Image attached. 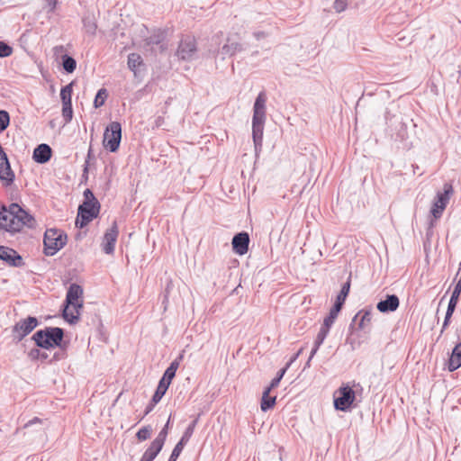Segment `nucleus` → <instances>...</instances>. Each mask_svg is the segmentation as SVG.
Listing matches in <instances>:
<instances>
[{"mask_svg": "<svg viewBox=\"0 0 461 461\" xmlns=\"http://www.w3.org/2000/svg\"><path fill=\"white\" fill-rule=\"evenodd\" d=\"M457 298L450 296L446 313L453 314L458 303Z\"/></svg>", "mask_w": 461, "mask_h": 461, "instance_id": "nucleus-45", "label": "nucleus"}, {"mask_svg": "<svg viewBox=\"0 0 461 461\" xmlns=\"http://www.w3.org/2000/svg\"><path fill=\"white\" fill-rule=\"evenodd\" d=\"M36 423H39V424H40V423H41V420L39 418H37V417H35V418H33L32 420H29L28 422H26V423L24 424V428H25V429H26V428H29V427H31V426H32V425H34V424H36Z\"/></svg>", "mask_w": 461, "mask_h": 461, "instance_id": "nucleus-50", "label": "nucleus"}, {"mask_svg": "<svg viewBox=\"0 0 461 461\" xmlns=\"http://www.w3.org/2000/svg\"><path fill=\"white\" fill-rule=\"evenodd\" d=\"M349 0H335L333 8L337 13H341L346 10Z\"/></svg>", "mask_w": 461, "mask_h": 461, "instance_id": "nucleus-44", "label": "nucleus"}, {"mask_svg": "<svg viewBox=\"0 0 461 461\" xmlns=\"http://www.w3.org/2000/svg\"><path fill=\"white\" fill-rule=\"evenodd\" d=\"M158 402H153V397L151 398V401L146 406L145 408V411H144V416L148 415L149 412H151L155 407L156 404H158Z\"/></svg>", "mask_w": 461, "mask_h": 461, "instance_id": "nucleus-48", "label": "nucleus"}, {"mask_svg": "<svg viewBox=\"0 0 461 461\" xmlns=\"http://www.w3.org/2000/svg\"><path fill=\"white\" fill-rule=\"evenodd\" d=\"M165 33L158 31L146 39V44L149 46H159L161 52L167 49V45L164 43Z\"/></svg>", "mask_w": 461, "mask_h": 461, "instance_id": "nucleus-26", "label": "nucleus"}, {"mask_svg": "<svg viewBox=\"0 0 461 461\" xmlns=\"http://www.w3.org/2000/svg\"><path fill=\"white\" fill-rule=\"evenodd\" d=\"M45 2L47 4V5L50 7L51 11L55 9L57 3H58L57 0H45Z\"/></svg>", "mask_w": 461, "mask_h": 461, "instance_id": "nucleus-51", "label": "nucleus"}, {"mask_svg": "<svg viewBox=\"0 0 461 461\" xmlns=\"http://www.w3.org/2000/svg\"><path fill=\"white\" fill-rule=\"evenodd\" d=\"M161 120H162V118H161V117H158V118L157 119V121H156V124H157V126H159V125H160V123H161Z\"/></svg>", "mask_w": 461, "mask_h": 461, "instance_id": "nucleus-55", "label": "nucleus"}, {"mask_svg": "<svg viewBox=\"0 0 461 461\" xmlns=\"http://www.w3.org/2000/svg\"><path fill=\"white\" fill-rule=\"evenodd\" d=\"M270 388H266L263 392L260 408L263 411H267L274 407L276 404V396H270Z\"/></svg>", "mask_w": 461, "mask_h": 461, "instance_id": "nucleus-28", "label": "nucleus"}, {"mask_svg": "<svg viewBox=\"0 0 461 461\" xmlns=\"http://www.w3.org/2000/svg\"><path fill=\"white\" fill-rule=\"evenodd\" d=\"M266 102L267 96L265 93L260 92L253 106L252 138L256 154L262 149L264 124L266 122Z\"/></svg>", "mask_w": 461, "mask_h": 461, "instance_id": "nucleus-2", "label": "nucleus"}, {"mask_svg": "<svg viewBox=\"0 0 461 461\" xmlns=\"http://www.w3.org/2000/svg\"><path fill=\"white\" fill-rule=\"evenodd\" d=\"M84 29L86 30V32L91 35H94L95 33L97 25L95 22V19L91 16H85L82 20Z\"/></svg>", "mask_w": 461, "mask_h": 461, "instance_id": "nucleus-32", "label": "nucleus"}, {"mask_svg": "<svg viewBox=\"0 0 461 461\" xmlns=\"http://www.w3.org/2000/svg\"><path fill=\"white\" fill-rule=\"evenodd\" d=\"M243 50V46L237 42L232 41L230 38L227 39L226 43L218 50V55L224 59L226 57H232L238 52Z\"/></svg>", "mask_w": 461, "mask_h": 461, "instance_id": "nucleus-21", "label": "nucleus"}, {"mask_svg": "<svg viewBox=\"0 0 461 461\" xmlns=\"http://www.w3.org/2000/svg\"><path fill=\"white\" fill-rule=\"evenodd\" d=\"M53 51L56 56H59L60 53L64 51V47L62 45L56 46L53 48Z\"/></svg>", "mask_w": 461, "mask_h": 461, "instance_id": "nucleus-53", "label": "nucleus"}, {"mask_svg": "<svg viewBox=\"0 0 461 461\" xmlns=\"http://www.w3.org/2000/svg\"><path fill=\"white\" fill-rule=\"evenodd\" d=\"M28 357L34 361V360H41V361H44L46 359H48L49 356L47 353L45 352H41L39 348H32L29 352H28Z\"/></svg>", "mask_w": 461, "mask_h": 461, "instance_id": "nucleus-35", "label": "nucleus"}, {"mask_svg": "<svg viewBox=\"0 0 461 461\" xmlns=\"http://www.w3.org/2000/svg\"><path fill=\"white\" fill-rule=\"evenodd\" d=\"M69 306H72L76 312V313L69 312L68 309L66 305H64V309L62 312V317L66 320L69 324H76L79 321V311L83 308V301L80 299L76 301L74 303H69Z\"/></svg>", "mask_w": 461, "mask_h": 461, "instance_id": "nucleus-22", "label": "nucleus"}, {"mask_svg": "<svg viewBox=\"0 0 461 461\" xmlns=\"http://www.w3.org/2000/svg\"><path fill=\"white\" fill-rule=\"evenodd\" d=\"M182 358H183V355L181 354L176 359H175L173 362H171V364L169 365V366L166 369V371L164 373L167 375V378L169 376L174 378L176 376V370L179 366V361Z\"/></svg>", "mask_w": 461, "mask_h": 461, "instance_id": "nucleus-36", "label": "nucleus"}, {"mask_svg": "<svg viewBox=\"0 0 461 461\" xmlns=\"http://www.w3.org/2000/svg\"><path fill=\"white\" fill-rule=\"evenodd\" d=\"M170 420H171V414L169 415V418H168L167 423L165 424V426L162 428V429L159 431V433L154 439L155 442L160 444L161 446H164L165 441L167 439L168 430H169Z\"/></svg>", "mask_w": 461, "mask_h": 461, "instance_id": "nucleus-33", "label": "nucleus"}, {"mask_svg": "<svg viewBox=\"0 0 461 461\" xmlns=\"http://www.w3.org/2000/svg\"><path fill=\"white\" fill-rule=\"evenodd\" d=\"M196 423H197V420H194L188 425V427L186 428L185 431L184 432L181 439L176 443V445L173 448V451H172L167 461H176L177 460L178 456H180L181 452L184 449L185 445L188 442L191 436L193 435Z\"/></svg>", "mask_w": 461, "mask_h": 461, "instance_id": "nucleus-16", "label": "nucleus"}, {"mask_svg": "<svg viewBox=\"0 0 461 461\" xmlns=\"http://www.w3.org/2000/svg\"><path fill=\"white\" fill-rule=\"evenodd\" d=\"M395 122L397 123V132H396V140H403L407 136V127L405 123H403L402 121L395 120Z\"/></svg>", "mask_w": 461, "mask_h": 461, "instance_id": "nucleus-38", "label": "nucleus"}, {"mask_svg": "<svg viewBox=\"0 0 461 461\" xmlns=\"http://www.w3.org/2000/svg\"><path fill=\"white\" fill-rule=\"evenodd\" d=\"M0 259L10 267H20L24 265L22 256L14 249L0 245Z\"/></svg>", "mask_w": 461, "mask_h": 461, "instance_id": "nucleus-14", "label": "nucleus"}, {"mask_svg": "<svg viewBox=\"0 0 461 461\" xmlns=\"http://www.w3.org/2000/svg\"><path fill=\"white\" fill-rule=\"evenodd\" d=\"M59 350L55 352L52 358L50 360V363H52L54 361H59L62 359H65L67 357L66 354V348H67V343L62 344V348H59Z\"/></svg>", "mask_w": 461, "mask_h": 461, "instance_id": "nucleus-42", "label": "nucleus"}, {"mask_svg": "<svg viewBox=\"0 0 461 461\" xmlns=\"http://www.w3.org/2000/svg\"><path fill=\"white\" fill-rule=\"evenodd\" d=\"M38 348L50 349L62 348L64 342V330L59 327H45L37 330L32 337Z\"/></svg>", "mask_w": 461, "mask_h": 461, "instance_id": "nucleus-4", "label": "nucleus"}, {"mask_svg": "<svg viewBox=\"0 0 461 461\" xmlns=\"http://www.w3.org/2000/svg\"><path fill=\"white\" fill-rule=\"evenodd\" d=\"M355 399L354 390L348 385H343L334 393V407L338 411H347Z\"/></svg>", "mask_w": 461, "mask_h": 461, "instance_id": "nucleus-10", "label": "nucleus"}, {"mask_svg": "<svg viewBox=\"0 0 461 461\" xmlns=\"http://www.w3.org/2000/svg\"><path fill=\"white\" fill-rule=\"evenodd\" d=\"M249 235L246 231H241L234 235L231 244L232 249L239 255H244L249 250Z\"/></svg>", "mask_w": 461, "mask_h": 461, "instance_id": "nucleus-17", "label": "nucleus"}, {"mask_svg": "<svg viewBox=\"0 0 461 461\" xmlns=\"http://www.w3.org/2000/svg\"><path fill=\"white\" fill-rule=\"evenodd\" d=\"M289 366H290V363H287L285 367L280 369L278 371L276 376L271 381L269 386H267V388H270V390H272L273 388L277 387L279 383H280V381H281V379L283 378V376L285 375V372L289 368Z\"/></svg>", "mask_w": 461, "mask_h": 461, "instance_id": "nucleus-37", "label": "nucleus"}, {"mask_svg": "<svg viewBox=\"0 0 461 461\" xmlns=\"http://www.w3.org/2000/svg\"><path fill=\"white\" fill-rule=\"evenodd\" d=\"M62 117L66 123L69 122L72 120V104H62Z\"/></svg>", "mask_w": 461, "mask_h": 461, "instance_id": "nucleus-41", "label": "nucleus"}, {"mask_svg": "<svg viewBox=\"0 0 461 461\" xmlns=\"http://www.w3.org/2000/svg\"><path fill=\"white\" fill-rule=\"evenodd\" d=\"M52 155L51 148L45 143L38 145L32 154V158L35 162L40 164L47 163Z\"/></svg>", "mask_w": 461, "mask_h": 461, "instance_id": "nucleus-20", "label": "nucleus"}, {"mask_svg": "<svg viewBox=\"0 0 461 461\" xmlns=\"http://www.w3.org/2000/svg\"><path fill=\"white\" fill-rule=\"evenodd\" d=\"M13 52V48L4 41H0V58L9 57Z\"/></svg>", "mask_w": 461, "mask_h": 461, "instance_id": "nucleus-43", "label": "nucleus"}, {"mask_svg": "<svg viewBox=\"0 0 461 461\" xmlns=\"http://www.w3.org/2000/svg\"><path fill=\"white\" fill-rule=\"evenodd\" d=\"M349 290H350V278H348V281L342 285V287H341L339 294L336 297V301H335L333 306L330 310L328 316H326L324 318V320H326L328 321V323L329 322L334 323L335 320L337 319L339 312L341 311V309L345 303V301L349 294Z\"/></svg>", "mask_w": 461, "mask_h": 461, "instance_id": "nucleus-11", "label": "nucleus"}, {"mask_svg": "<svg viewBox=\"0 0 461 461\" xmlns=\"http://www.w3.org/2000/svg\"><path fill=\"white\" fill-rule=\"evenodd\" d=\"M453 192L454 189L452 184L445 183L443 185V192L437 193V195L435 197V200L430 210V212L435 219H438L441 217Z\"/></svg>", "mask_w": 461, "mask_h": 461, "instance_id": "nucleus-9", "label": "nucleus"}, {"mask_svg": "<svg viewBox=\"0 0 461 461\" xmlns=\"http://www.w3.org/2000/svg\"><path fill=\"white\" fill-rule=\"evenodd\" d=\"M67 243V234L57 229H48L44 233L43 252L46 256H54Z\"/></svg>", "mask_w": 461, "mask_h": 461, "instance_id": "nucleus-5", "label": "nucleus"}, {"mask_svg": "<svg viewBox=\"0 0 461 461\" xmlns=\"http://www.w3.org/2000/svg\"><path fill=\"white\" fill-rule=\"evenodd\" d=\"M10 123V115L5 110H0V133L7 129Z\"/></svg>", "mask_w": 461, "mask_h": 461, "instance_id": "nucleus-40", "label": "nucleus"}, {"mask_svg": "<svg viewBox=\"0 0 461 461\" xmlns=\"http://www.w3.org/2000/svg\"><path fill=\"white\" fill-rule=\"evenodd\" d=\"M83 296V288L77 284H71L67 292L64 305L69 308V303H74Z\"/></svg>", "mask_w": 461, "mask_h": 461, "instance_id": "nucleus-23", "label": "nucleus"}, {"mask_svg": "<svg viewBox=\"0 0 461 461\" xmlns=\"http://www.w3.org/2000/svg\"><path fill=\"white\" fill-rule=\"evenodd\" d=\"M303 351V348H301L293 357H291L290 361L288 363H290V365L294 362L297 357H299V355L302 353Z\"/></svg>", "mask_w": 461, "mask_h": 461, "instance_id": "nucleus-54", "label": "nucleus"}, {"mask_svg": "<svg viewBox=\"0 0 461 461\" xmlns=\"http://www.w3.org/2000/svg\"><path fill=\"white\" fill-rule=\"evenodd\" d=\"M93 157V149H92V147L89 148L88 149V152H87V158L85 161V167H84V173H87L88 172V164H89V159Z\"/></svg>", "mask_w": 461, "mask_h": 461, "instance_id": "nucleus-47", "label": "nucleus"}, {"mask_svg": "<svg viewBox=\"0 0 461 461\" xmlns=\"http://www.w3.org/2000/svg\"><path fill=\"white\" fill-rule=\"evenodd\" d=\"M452 315L453 314L446 313V316H445V319H444V321H443V325H442L441 332H443V330H446L448 327Z\"/></svg>", "mask_w": 461, "mask_h": 461, "instance_id": "nucleus-49", "label": "nucleus"}, {"mask_svg": "<svg viewBox=\"0 0 461 461\" xmlns=\"http://www.w3.org/2000/svg\"><path fill=\"white\" fill-rule=\"evenodd\" d=\"M34 224V218L18 203H13L8 208L0 203V230L15 233L21 231L24 226L32 228Z\"/></svg>", "mask_w": 461, "mask_h": 461, "instance_id": "nucleus-1", "label": "nucleus"}, {"mask_svg": "<svg viewBox=\"0 0 461 461\" xmlns=\"http://www.w3.org/2000/svg\"><path fill=\"white\" fill-rule=\"evenodd\" d=\"M118 235V226L116 221H113L112 226L105 231L103 238L102 247L105 254L110 255L113 253Z\"/></svg>", "mask_w": 461, "mask_h": 461, "instance_id": "nucleus-13", "label": "nucleus"}, {"mask_svg": "<svg viewBox=\"0 0 461 461\" xmlns=\"http://www.w3.org/2000/svg\"><path fill=\"white\" fill-rule=\"evenodd\" d=\"M176 56L178 59L191 61L197 56L196 41L193 36H183L179 41Z\"/></svg>", "mask_w": 461, "mask_h": 461, "instance_id": "nucleus-8", "label": "nucleus"}, {"mask_svg": "<svg viewBox=\"0 0 461 461\" xmlns=\"http://www.w3.org/2000/svg\"><path fill=\"white\" fill-rule=\"evenodd\" d=\"M152 432V428L150 425H147L142 427L136 433V437L140 441H144L150 438Z\"/></svg>", "mask_w": 461, "mask_h": 461, "instance_id": "nucleus-39", "label": "nucleus"}, {"mask_svg": "<svg viewBox=\"0 0 461 461\" xmlns=\"http://www.w3.org/2000/svg\"><path fill=\"white\" fill-rule=\"evenodd\" d=\"M15 178L14 172L11 168V165L4 149H0V180L5 186L11 185Z\"/></svg>", "mask_w": 461, "mask_h": 461, "instance_id": "nucleus-12", "label": "nucleus"}, {"mask_svg": "<svg viewBox=\"0 0 461 461\" xmlns=\"http://www.w3.org/2000/svg\"><path fill=\"white\" fill-rule=\"evenodd\" d=\"M39 321L36 317L28 316L20 320L12 328V340L17 344L21 342L27 335H29L37 326Z\"/></svg>", "mask_w": 461, "mask_h": 461, "instance_id": "nucleus-7", "label": "nucleus"}, {"mask_svg": "<svg viewBox=\"0 0 461 461\" xmlns=\"http://www.w3.org/2000/svg\"><path fill=\"white\" fill-rule=\"evenodd\" d=\"M461 366V342L457 343L452 350L448 359L447 368L450 372L456 371Z\"/></svg>", "mask_w": 461, "mask_h": 461, "instance_id": "nucleus-25", "label": "nucleus"}, {"mask_svg": "<svg viewBox=\"0 0 461 461\" xmlns=\"http://www.w3.org/2000/svg\"><path fill=\"white\" fill-rule=\"evenodd\" d=\"M163 446L155 442L154 440L150 443L149 447L143 453L140 461H153L159 452L162 450Z\"/></svg>", "mask_w": 461, "mask_h": 461, "instance_id": "nucleus-27", "label": "nucleus"}, {"mask_svg": "<svg viewBox=\"0 0 461 461\" xmlns=\"http://www.w3.org/2000/svg\"><path fill=\"white\" fill-rule=\"evenodd\" d=\"M254 37L257 39V40H261V39H264L267 37V34L264 32H254Z\"/></svg>", "mask_w": 461, "mask_h": 461, "instance_id": "nucleus-52", "label": "nucleus"}, {"mask_svg": "<svg viewBox=\"0 0 461 461\" xmlns=\"http://www.w3.org/2000/svg\"><path fill=\"white\" fill-rule=\"evenodd\" d=\"M61 60L62 68L67 73L70 74L75 71L77 68V61L73 57L68 54H63L61 56Z\"/></svg>", "mask_w": 461, "mask_h": 461, "instance_id": "nucleus-29", "label": "nucleus"}, {"mask_svg": "<svg viewBox=\"0 0 461 461\" xmlns=\"http://www.w3.org/2000/svg\"><path fill=\"white\" fill-rule=\"evenodd\" d=\"M143 64V59L138 53H131L128 56V67L136 74L137 69Z\"/></svg>", "mask_w": 461, "mask_h": 461, "instance_id": "nucleus-30", "label": "nucleus"}, {"mask_svg": "<svg viewBox=\"0 0 461 461\" xmlns=\"http://www.w3.org/2000/svg\"><path fill=\"white\" fill-rule=\"evenodd\" d=\"M173 378L167 377L164 374L161 379L158 382V387L153 394V402H159L162 397L165 395L166 392L167 391Z\"/></svg>", "mask_w": 461, "mask_h": 461, "instance_id": "nucleus-24", "label": "nucleus"}, {"mask_svg": "<svg viewBox=\"0 0 461 461\" xmlns=\"http://www.w3.org/2000/svg\"><path fill=\"white\" fill-rule=\"evenodd\" d=\"M373 309L371 306L360 310L352 319L349 325V330L354 329V325L357 324V330H365L369 327L372 321Z\"/></svg>", "mask_w": 461, "mask_h": 461, "instance_id": "nucleus-15", "label": "nucleus"}, {"mask_svg": "<svg viewBox=\"0 0 461 461\" xmlns=\"http://www.w3.org/2000/svg\"><path fill=\"white\" fill-rule=\"evenodd\" d=\"M332 325H333V323H331V322L328 323V321L326 320L323 321V324L321 325V329H320V330H319V332L317 334V337H316L315 341H314L313 348H312L309 359H308V361L306 363L307 366H310V362H311L312 358L317 353L319 348L321 346V344L323 343V341L327 338V336H328V334L330 332V327Z\"/></svg>", "mask_w": 461, "mask_h": 461, "instance_id": "nucleus-18", "label": "nucleus"}, {"mask_svg": "<svg viewBox=\"0 0 461 461\" xmlns=\"http://www.w3.org/2000/svg\"><path fill=\"white\" fill-rule=\"evenodd\" d=\"M72 87H73V83H69L61 88L60 98H61L62 104H72V102H71Z\"/></svg>", "mask_w": 461, "mask_h": 461, "instance_id": "nucleus-31", "label": "nucleus"}, {"mask_svg": "<svg viewBox=\"0 0 461 461\" xmlns=\"http://www.w3.org/2000/svg\"><path fill=\"white\" fill-rule=\"evenodd\" d=\"M461 294V280H458L454 287L451 296L459 299Z\"/></svg>", "mask_w": 461, "mask_h": 461, "instance_id": "nucleus-46", "label": "nucleus"}, {"mask_svg": "<svg viewBox=\"0 0 461 461\" xmlns=\"http://www.w3.org/2000/svg\"><path fill=\"white\" fill-rule=\"evenodd\" d=\"M108 96L107 90L105 88H101L98 90L95 100H94V106L95 108H99L104 104L105 99Z\"/></svg>", "mask_w": 461, "mask_h": 461, "instance_id": "nucleus-34", "label": "nucleus"}, {"mask_svg": "<svg viewBox=\"0 0 461 461\" xmlns=\"http://www.w3.org/2000/svg\"><path fill=\"white\" fill-rule=\"evenodd\" d=\"M100 203L90 189L84 191V202L78 206L76 226L86 227L90 221L96 218L100 212Z\"/></svg>", "mask_w": 461, "mask_h": 461, "instance_id": "nucleus-3", "label": "nucleus"}, {"mask_svg": "<svg viewBox=\"0 0 461 461\" xmlns=\"http://www.w3.org/2000/svg\"><path fill=\"white\" fill-rule=\"evenodd\" d=\"M400 305L399 298L396 294H387L384 300H381L376 304V308L380 312H392L398 309Z\"/></svg>", "mask_w": 461, "mask_h": 461, "instance_id": "nucleus-19", "label": "nucleus"}, {"mask_svg": "<svg viewBox=\"0 0 461 461\" xmlns=\"http://www.w3.org/2000/svg\"><path fill=\"white\" fill-rule=\"evenodd\" d=\"M121 140L122 125L118 122H112L105 128L103 145L110 152H116L119 149Z\"/></svg>", "mask_w": 461, "mask_h": 461, "instance_id": "nucleus-6", "label": "nucleus"}]
</instances>
